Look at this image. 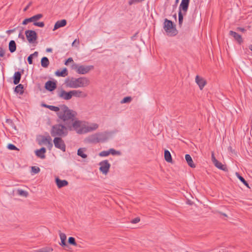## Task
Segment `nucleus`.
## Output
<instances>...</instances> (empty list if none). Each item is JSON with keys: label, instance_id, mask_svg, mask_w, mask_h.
Segmentation results:
<instances>
[{"label": "nucleus", "instance_id": "f257e3e1", "mask_svg": "<svg viewBox=\"0 0 252 252\" xmlns=\"http://www.w3.org/2000/svg\"><path fill=\"white\" fill-rule=\"evenodd\" d=\"M90 81L86 77H73L66 78L65 81L66 86L70 88H84L89 85Z\"/></svg>", "mask_w": 252, "mask_h": 252}, {"label": "nucleus", "instance_id": "f03ea898", "mask_svg": "<svg viewBox=\"0 0 252 252\" xmlns=\"http://www.w3.org/2000/svg\"><path fill=\"white\" fill-rule=\"evenodd\" d=\"M62 111H59V112L57 113L59 119L64 122L69 120L73 122L74 121V118L75 117V114L65 105L62 106Z\"/></svg>", "mask_w": 252, "mask_h": 252}, {"label": "nucleus", "instance_id": "7ed1b4c3", "mask_svg": "<svg viewBox=\"0 0 252 252\" xmlns=\"http://www.w3.org/2000/svg\"><path fill=\"white\" fill-rule=\"evenodd\" d=\"M68 133L67 129L66 126L62 124L54 125L51 130V134L52 136L64 137Z\"/></svg>", "mask_w": 252, "mask_h": 252}, {"label": "nucleus", "instance_id": "20e7f679", "mask_svg": "<svg viewBox=\"0 0 252 252\" xmlns=\"http://www.w3.org/2000/svg\"><path fill=\"white\" fill-rule=\"evenodd\" d=\"M190 0H182L181 3L179 6V11L178 12L179 26L181 27L183 24L184 15L186 14L188 11Z\"/></svg>", "mask_w": 252, "mask_h": 252}, {"label": "nucleus", "instance_id": "39448f33", "mask_svg": "<svg viewBox=\"0 0 252 252\" xmlns=\"http://www.w3.org/2000/svg\"><path fill=\"white\" fill-rule=\"evenodd\" d=\"M163 28L168 35L174 36L177 34V30L171 20H169L167 19L164 20Z\"/></svg>", "mask_w": 252, "mask_h": 252}, {"label": "nucleus", "instance_id": "423d86ee", "mask_svg": "<svg viewBox=\"0 0 252 252\" xmlns=\"http://www.w3.org/2000/svg\"><path fill=\"white\" fill-rule=\"evenodd\" d=\"M72 125L73 129L77 133L80 134L86 133V126L85 125H82L80 121H75L72 122Z\"/></svg>", "mask_w": 252, "mask_h": 252}, {"label": "nucleus", "instance_id": "0eeeda50", "mask_svg": "<svg viewBox=\"0 0 252 252\" xmlns=\"http://www.w3.org/2000/svg\"><path fill=\"white\" fill-rule=\"evenodd\" d=\"M53 142L55 145V147L62 150L63 152L65 151L66 146L64 143V141L62 139L61 137H56L53 140Z\"/></svg>", "mask_w": 252, "mask_h": 252}, {"label": "nucleus", "instance_id": "6e6552de", "mask_svg": "<svg viewBox=\"0 0 252 252\" xmlns=\"http://www.w3.org/2000/svg\"><path fill=\"white\" fill-rule=\"evenodd\" d=\"M25 34L27 40L31 43H34L37 39V34L34 31L27 30Z\"/></svg>", "mask_w": 252, "mask_h": 252}, {"label": "nucleus", "instance_id": "1a4fd4ad", "mask_svg": "<svg viewBox=\"0 0 252 252\" xmlns=\"http://www.w3.org/2000/svg\"><path fill=\"white\" fill-rule=\"evenodd\" d=\"M57 95L60 98L66 100L70 99L72 97L71 91L67 92L62 89L57 91Z\"/></svg>", "mask_w": 252, "mask_h": 252}, {"label": "nucleus", "instance_id": "9d476101", "mask_svg": "<svg viewBox=\"0 0 252 252\" xmlns=\"http://www.w3.org/2000/svg\"><path fill=\"white\" fill-rule=\"evenodd\" d=\"M99 170L104 174H106L110 167V164L107 160H104L99 163Z\"/></svg>", "mask_w": 252, "mask_h": 252}, {"label": "nucleus", "instance_id": "9b49d317", "mask_svg": "<svg viewBox=\"0 0 252 252\" xmlns=\"http://www.w3.org/2000/svg\"><path fill=\"white\" fill-rule=\"evenodd\" d=\"M94 68L93 65H79L78 70H77V72L78 74H85L88 73L91 70H92Z\"/></svg>", "mask_w": 252, "mask_h": 252}, {"label": "nucleus", "instance_id": "f8f14e48", "mask_svg": "<svg viewBox=\"0 0 252 252\" xmlns=\"http://www.w3.org/2000/svg\"><path fill=\"white\" fill-rule=\"evenodd\" d=\"M43 17V15L42 14H38L35 15H34L29 18L25 19L22 23L23 25H26L29 22H35L38 20L40 19Z\"/></svg>", "mask_w": 252, "mask_h": 252}, {"label": "nucleus", "instance_id": "ddd939ff", "mask_svg": "<svg viewBox=\"0 0 252 252\" xmlns=\"http://www.w3.org/2000/svg\"><path fill=\"white\" fill-rule=\"evenodd\" d=\"M195 82L198 85L199 89L202 90L206 85V81L199 75H196L195 77Z\"/></svg>", "mask_w": 252, "mask_h": 252}, {"label": "nucleus", "instance_id": "4468645a", "mask_svg": "<svg viewBox=\"0 0 252 252\" xmlns=\"http://www.w3.org/2000/svg\"><path fill=\"white\" fill-rule=\"evenodd\" d=\"M72 96H75L77 97L85 98L87 96L88 94L80 90H71Z\"/></svg>", "mask_w": 252, "mask_h": 252}, {"label": "nucleus", "instance_id": "2eb2a0df", "mask_svg": "<svg viewBox=\"0 0 252 252\" xmlns=\"http://www.w3.org/2000/svg\"><path fill=\"white\" fill-rule=\"evenodd\" d=\"M56 88L57 84L56 82L54 81H48L45 84V88L50 92L54 91Z\"/></svg>", "mask_w": 252, "mask_h": 252}, {"label": "nucleus", "instance_id": "dca6fc26", "mask_svg": "<svg viewBox=\"0 0 252 252\" xmlns=\"http://www.w3.org/2000/svg\"><path fill=\"white\" fill-rule=\"evenodd\" d=\"M229 34L233 37V38L239 44H241L242 43H243V40L241 35L232 31H230L229 32Z\"/></svg>", "mask_w": 252, "mask_h": 252}, {"label": "nucleus", "instance_id": "f3484780", "mask_svg": "<svg viewBox=\"0 0 252 252\" xmlns=\"http://www.w3.org/2000/svg\"><path fill=\"white\" fill-rule=\"evenodd\" d=\"M55 182L59 189L67 186L68 185V182L66 180H62L58 177L55 179Z\"/></svg>", "mask_w": 252, "mask_h": 252}, {"label": "nucleus", "instance_id": "a211bd4d", "mask_svg": "<svg viewBox=\"0 0 252 252\" xmlns=\"http://www.w3.org/2000/svg\"><path fill=\"white\" fill-rule=\"evenodd\" d=\"M24 70H22V72L17 71L15 72L13 76V83L15 85H18L21 80L22 73H23Z\"/></svg>", "mask_w": 252, "mask_h": 252}, {"label": "nucleus", "instance_id": "6ab92c4d", "mask_svg": "<svg viewBox=\"0 0 252 252\" xmlns=\"http://www.w3.org/2000/svg\"><path fill=\"white\" fill-rule=\"evenodd\" d=\"M67 22L65 19H63L62 20H59L55 23L54 25V27L53 29V31H55L59 28L63 27L66 25Z\"/></svg>", "mask_w": 252, "mask_h": 252}, {"label": "nucleus", "instance_id": "aec40b11", "mask_svg": "<svg viewBox=\"0 0 252 252\" xmlns=\"http://www.w3.org/2000/svg\"><path fill=\"white\" fill-rule=\"evenodd\" d=\"M215 166L218 168L221 169L223 171H226L228 170L227 168L225 165L222 164L220 162L218 161L217 159L213 160Z\"/></svg>", "mask_w": 252, "mask_h": 252}, {"label": "nucleus", "instance_id": "412c9836", "mask_svg": "<svg viewBox=\"0 0 252 252\" xmlns=\"http://www.w3.org/2000/svg\"><path fill=\"white\" fill-rule=\"evenodd\" d=\"M40 137L41 139L38 140V144L40 145L42 144H46L48 142H50V141H52V138L49 135L47 136L40 135Z\"/></svg>", "mask_w": 252, "mask_h": 252}, {"label": "nucleus", "instance_id": "4be33fe9", "mask_svg": "<svg viewBox=\"0 0 252 252\" xmlns=\"http://www.w3.org/2000/svg\"><path fill=\"white\" fill-rule=\"evenodd\" d=\"M46 151V149L44 147H42L39 150H37L35 151L36 155L41 158H45V153Z\"/></svg>", "mask_w": 252, "mask_h": 252}, {"label": "nucleus", "instance_id": "5701e85b", "mask_svg": "<svg viewBox=\"0 0 252 252\" xmlns=\"http://www.w3.org/2000/svg\"><path fill=\"white\" fill-rule=\"evenodd\" d=\"M55 75L59 77H65L68 75V71L66 68H64L62 71L59 70H57Z\"/></svg>", "mask_w": 252, "mask_h": 252}, {"label": "nucleus", "instance_id": "b1692460", "mask_svg": "<svg viewBox=\"0 0 252 252\" xmlns=\"http://www.w3.org/2000/svg\"><path fill=\"white\" fill-rule=\"evenodd\" d=\"M185 159L188 165L191 168H195V164L194 163L190 156L189 154L185 155Z\"/></svg>", "mask_w": 252, "mask_h": 252}, {"label": "nucleus", "instance_id": "393cba45", "mask_svg": "<svg viewBox=\"0 0 252 252\" xmlns=\"http://www.w3.org/2000/svg\"><path fill=\"white\" fill-rule=\"evenodd\" d=\"M165 160L169 163H173L172 158L170 153L167 150H165L164 152Z\"/></svg>", "mask_w": 252, "mask_h": 252}, {"label": "nucleus", "instance_id": "a878e982", "mask_svg": "<svg viewBox=\"0 0 252 252\" xmlns=\"http://www.w3.org/2000/svg\"><path fill=\"white\" fill-rule=\"evenodd\" d=\"M9 50L11 53L14 52L16 50V44L14 40L10 41L9 43Z\"/></svg>", "mask_w": 252, "mask_h": 252}, {"label": "nucleus", "instance_id": "bb28decb", "mask_svg": "<svg viewBox=\"0 0 252 252\" xmlns=\"http://www.w3.org/2000/svg\"><path fill=\"white\" fill-rule=\"evenodd\" d=\"M14 92L20 94H23L24 93V86L22 84H18L15 88Z\"/></svg>", "mask_w": 252, "mask_h": 252}, {"label": "nucleus", "instance_id": "cd10ccee", "mask_svg": "<svg viewBox=\"0 0 252 252\" xmlns=\"http://www.w3.org/2000/svg\"><path fill=\"white\" fill-rule=\"evenodd\" d=\"M98 127L97 124H93L91 126H86V133L96 129Z\"/></svg>", "mask_w": 252, "mask_h": 252}, {"label": "nucleus", "instance_id": "c85d7f7f", "mask_svg": "<svg viewBox=\"0 0 252 252\" xmlns=\"http://www.w3.org/2000/svg\"><path fill=\"white\" fill-rule=\"evenodd\" d=\"M98 135L96 134H93L88 138V141L90 143H96L98 142Z\"/></svg>", "mask_w": 252, "mask_h": 252}, {"label": "nucleus", "instance_id": "c756f323", "mask_svg": "<svg viewBox=\"0 0 252 252\" xmlns=\"http://www.w3.org/2000/svg\"><path fill=\"white\" fill-rule=\"evenodd\" d=\"M41 64L43 67H47L49 64L48 59L46 57H43L41 60Z\"/></svg>", "mask_w": 252, "mask_h": 252}, {"label": "nucleus", "instance_id": "7c9ffc66", "mask_svg": "<svg viewBox=\"0 0 252 252\" xmlns=\"http://www.w3.org/2000/svg\"><path fill=\"white\" fill-rule=\"evenodd\" d=\"M42 106L45 108H47L49 109L51 111L58 112L60 111V108L57 106H55L53 105H49L46 104H43Z\"/></svg>", "mask_w": 252, "mask_h": 252}, {"label": "nucleus", "instance_id": "2f4dec72", "mask_svg": "<svg viewBox=\"0 0 252 252\" xmlns=\"http://www.w3.org/2000/svg\"><path fill=\"white\" fill-rule=\"evenodd\" d=\"M96 135H98L97 136V140H98V142H104L106 139V136L105 135L102 133H96Z\"/></svg>", "mask_w": 252, "mask_h": 252}, {"label": "nucleus", "instance_id": "473e14b6", "mask_svg": "<svg viewBox=\"0 0 252 252\" xmlns=\"http://www.w3.org/2000/svg\"><path fill=\"white\" fill-rule=\"evenodd\" d=\"M237 178L248 188H250L249 186V184L248 182L245 180V179L241 176L238 172H236L235 173Z\"/></svg>", "mask_w": 252, "mask_h": 252}, {"label": "nucleus", "instance_id": "72a5a7b5", "mask_svg": "<svg viewBox=\"0 0 252 252\" xmlns=\"http://www.w3.org/2000/svg\"><path fill=\"white\" fill-rule=\"evenodd\" d=\"M68 243L70 245H73L74 246H76V247L78 246V245L76 243V242L75 241V238L73 237H70L68 238ZM79 247H80V246H79Z\"/></svg>", "mask_w": 252, "mask_h": 252}, {"label": "nucleus", "instance_id": "f704fd0d", "mask_svg": "<svg viewBox=\"0 0 252 252\" xmlns=\"http://www.w3.org/2000/svg\"><path fill=\"white\" fill-rule=\"evenodd\" d=\"M84 149L79 148L77 151V155L83 158L87 157V155L84 153Z\"/></svg>", "mask_w": 252, "mask_h": 252}, {"label": "nucleus", "instance_id": "c9c22d12", "mask_svg": "<svg viewBox=\"0 0 252 252\" xmlns=\"http://www.w3.org/2000/svg\"><path fill=\"white\" fill-rule=\"evenodd\" d=\"M132 100V98L131 96H126L121 101V103H129Z\"/></svg>", "mask_w": 252, "mask_h": 252}, {"label": "nucleus", "instance_id": "e433bc0d", "mask_svg": "<svg viewBox=\"0 0 252 252\" xmlns=\"http://www.w3.org/2000/svg\"><path fill=\"white\" fill-rule=\"evenodd\" d=\"M109 152H110V154H111L113 155H120L121 154V152L120 151H116L114 149H109Z\"/></svg>", "mask_w": 252, "mask_h": 252}, {"label": "nucleus", "instance_id": "4c0bfd02", "mask_svg": "<svg viewBox=\"0 0 252 252\" xmlns=\"http://www.w3.org/2000/svg\"><path fill=\"white\" fill-rule=\"evenodd\" d=\"M40 168L36 166H32V171L34 174H37L40 172Z\"/></svg>", "mask_w": 252, "mask_h": 252}, {"label": "nucleus", "instance_id": "58836bf2", "mask_svg": "<svg viewBox=\"0 0 252 252\" xmlns=\"http://www.w3.org/2000/svg\"><path fill=\"white\" fill-rule=\"evenodd\" d=\"M110 152L109 151H103L99 154V155L100 157H106L108 156Z\"/></svg>", "mask_w": 252, "mask_h": 252}, {"label": "nucleus", "instance_id": "ea45409f", "mask_svg": "<svg viewBox=\"0 0 252 252\" xmlns=\"http://www.w3.org/2000/svg\"><path fill=\"white\" fill-rule=\"evenodd\" d=\"M18 194L20 195H22V196H27L28 193L27 191H24L23 190H22V189H19L18 190Z\"/></svg>", "mask_w": 252, "mask_h": 252}, {"label": "nucleus", "instance_id": "a19ab883", "mask_svg": "<svg viewBox=\"0 0 252 252\" xmlns=\"http://www.w3.org/2000/svg\"><path fill=\"white\" fill-rule=\"evenodd\" d=\"M7 148L11 150H19V149L12 144H9L7 146Z\"/></svg>", "mask_w": 252, "mask_h": 252}, {"label": "nucleus", "instance_id": "79ce46f5", "mask_svg": "<svg viewBox=\"0 0 252 252\" xmlns=\"http://www.w3.org/2000/svg\"><path fill=\"white\" fill-rule=\"evenodd\" d=\"M33 24L34 26H38V27H41V28L43 27L45 25L44 23L43 22H37L36 21V22H34Z\"/></svg>", "mask_w": 252, "mask_h": 252}, {"label": "nucleus", "instance_id": "37998d69", "mask_svg": "<svg viewBox=\"0 0 252 252\" xmlns=\"http://www.w3.org/2000/svg\"><path fill=\"white\" fill-rule=\"evenodd\" d=\"M144 0H130L128 2L129 5H131L133 4L141 2Z\"/></svg>", "mask_w": 252, "mask_h": 252}, {"label": "nucleus", "instance_id": "c03bdc74", "mask_svg": "<svg viewBox=\"0 0 252 252\" xmlns=\"http://www.w3.org/2000/svg\"><path fill=\"white\" fill-rule=\"evenodd\" d=\"M59 234H60V239H61V241L66 240V236L64 233H62L61 232V231H60Z\"/></svg>", "mask_w": 252, "mask_h": 252}, {"label": "nucleus", "instance_id": "a18cd8bd", "mask_svg": "<svg viewBox=\"0 0 252 252\" xmlns=\"http://www.w3.org/2000/svg\"><path fill=\"white\" fill-rule=\"evenodd\" d=\"M36 252H50V250L47 248H42L36 251Z\"/></svg>", "mask_w": 252, "mask_h": 252}, {"label": "nucleus", "instance_id": "49530a36", "mask_svg": "<svg viewBox=\"0 0 252 252\" xmlns=\"http://www.w3.org/2000/svg\"><path fill=\"white\" fill-rule=\"evenodd\" d=\"M140 219L139 217H137L131 220V222L132 223H136L140 221Z\"/></svg>", "mask_w": 252, "mask_h": 252}, {"label": "nucleus", "instance_id": "de8ad7c7", "mask_svg": "<svg viewBox=\"0 0 252 252\" xmlns=\"http://www.w3.org/2000/svg\"><path fill=\"white\" fill-rule=\"evenodd\" d=\"M33 57L31 55H30L28 57V59H27V60H28V62L29 63V64H32V63H33V62H32V59H33Z\"/></svg>", "mask_w": 252, "mask_h": 252}, {"label": "nucleus", "instance_id": "09e8293b", "mask_svg": "<svg viewBox=\"0 0 252 252\" xmlns=\"http://www.w3.org/2000/svg\"><path fill=\"white\" fill-rule=\"evenodd\" d=\"M5 54V51L2 47H0V57H3Z\"/></svg>", "mask_w": 252, "mask_h": 252}, {"label": "nucleus", "instance_id": "8fccbe9b", "mask_svg": "<svg viewBox=\"0 0 252 252\" xmlns=\"http://www.w3.org/2000/svg\"><path fill=\"white\" fill-rule=\"evenodd\" d=\"M73 62V60L72 58H69L64 63V64L67 65L69 63Z\"/></svg>", "mask_w": 252, "mask_h": 252}, {"label": "nucleus", "instance_id": "3c124183", "mask_svg": "<svg viewBox=\"0 0 252 252\" xmlns=\"http://www.w3.org/2000/svg\"><path fill=\"white\" fill-rule=\"evenodd\" d=\"M60 244L63 247H68V245L66 243V240L61 241V242L60 243Z\"/></svg>", "mask_w": 252, "mask_h": 252}, {"label": "nucleus", "instance_id": "603ef678", "mask_svg": "<svg viewBox=\"0 0 252 252\" xmlns=\"http://www.w3.org/2000/svg\"><path fill=\"white\" fill-rule=\"evenodd\" d=\"M47 144V148H48V149L50 150H51V149L53 147V144L52 143V141H50V142H48Z\"/></svg>", "mask_w": 252, "mask_h": 252}, {"label": "nucleus", "instance_id": "864d4df0", "mask_svg": "<svg viewBox=\"0 0 252 252\" xmlns=\"http://www.w3.org/2000/svg\"><path fill=\"white\" fill-rule=\"evenodd\" d=\"M79 67V65H78L76 63H74L72 65V69H75L77 70H78V68Z\"/></svg>", "mask_w": 252, "mask_h": 252}, {"label": "nucleus", "instance_id": "5fc2aeb1", "mask_svg": "<svg viewBox=\"0 0 252 252\" xmlns=\"http://www.w3.org/2000/svg\"><path fill=\"white\" fill-rule=\"evenodd\" d=\"M32 2H30L27 6L24 9V11H26L29 9V7L32 5Z\"/></svg>", "mask_w": 252, "mask_h": 252}, {"label": "nucleus", "instance_id": "6e6d98bb", "mask_svg": "<svg viewBox=\"0 0 252 252\" xmlns=\"http://www.w3.org/2000/svg\"><path fill=\"white\" fill-rule=\"evenodd\" d=\"M237 30L239 31H241L242 32H245L246 31L244 28H241V27H238L237 28Z\"/></svg>", "mask_w": 252, "mask_h": 252}, {"label": "nucleus", "instance_id": "4d7b16f0", "mask_svg": "<svg viewBox=\"0 0 252 252\" xmlns=\"http://www.w3.org/2000/svg\"><path fill=\"white\" fill-rule=\"evenodd\" d=\"M15 31V29H12V30H9L6 31V33L10 34L11 33H13Z\"/></svg>", "mask_w": 252, "mask_h": 252}, {"label": "nucleus", "instance_id": "13d9d810", "mask_svg": "<svg viewBox=\"0 0 252 252\" xmlns=\"http://www.w3.org/2000/svg\"><path fill=\"white\" fill-rule=\"evenodd\" d=\"M38 53L37 51L34 52L33 54H31L33 57H37L38 56Z\"/></svg>", "mask_w": 252, "mask_h": 252}, {"label": "nucleus", "instance_id": "bf43d9fd", "mask_svg": "<svg viewBox=\"0 0 252 252\" xmlns=\"http://www.w3.org/2000/svg\"><path fill=\"white\" fill-rule=\"evenodd\" d=\"M76 43H77V44H79V39L78 40H77V39H75L74 40V41L73 42L72 45L74 46V45H75Z\"/></svg>", "mask_w": 252, "mask_h": 252}, {"label": "nucleus", "instance_id": "052dcab7", "mask_svg": "<svg viewBox=\"0 0 252 252\" xmlns=\"http://www.w3.org/2000/svg\"><path fill=\"white\" fill-rule=\"evenodd\" d=\"M46 51L47 52H52V49L51 48H47L46 50Z\"/></svg>", "mask_w": 252, "mask_h": 252}, {"label": "nucleus", "instance_id": "680f3d73", "mask_svg": "<svg viewBox=\"0 0 252 252\" xmlns=\"http://www.w3.org/2000/svg\"><path fill=\"white\" fill-rule=\"evenodd\" d=\"M19 37H21L23 39L25 38L24 36L23 35H22L21 33L19 34Z\"/></svg>", "mask_w": 252, "mask_h": 252}, {"label": "nucleus", "instance_id": "e2e57ef3", "mask_svg": "<svg viewBox=\"0 0 252 252\" xmlns=\"http://www.w3.org/2000/svg\"><path fill=\"white\" fill-rule=\"evenodd\" d=\"M212 161L213 160H214L215 159H216L214 156V153H212Z\"/></svg>", "mask_w": 252, "mask_h": 252}, {"label": "nucleus", "instance_id": "0e129e2a", "mask_svg": "<svg viewBox=\"0 0 252 252\" xmlns=\"http://www.w3.org/2000/svg\"><path fill=\"white\" fill-rule=\"evenodd\" d=\"M249 49L252 51V45L249 46Z\"/></svg>", "mask_w": 252, "mask_h": 252}, {"label": "nucleus", "instance_id": "69168bd1", "mask_svg": "<svg viewBox=\"0 0 252 252\" xmlns=\"http://www.w3.org/2000/svg\"><path fill=\"white\" fill-rule=\"evenodd\" d=\"M221 214L225 217H227V215L226 214H225V213H221Z\"/></svg>", "mask_w": 252, "mask_h": 252}, {"label": "nucleus", "instance_id": "338daca9", "mask_svg": "<svg viewBox=\"0 0 252 252\" xmlns=\"http://www.w3.org/2000/svg\"><path fill=\"white\" fill-rule=\"evenodd\" d=\"M178 1H179V0H176V1H175V2H176V3H178Z\"/></svg>", "mask_w": 252, "mask_h": 252}, {"label": "nucleus", "instance_id": "774afa93", "mask_svg": "<svg viewBox=\"0 0 252 252\" xmlns=\"http://www.w3.org/2000/svg\"><path fill=\"white\" fill-rule=\"evenodd\" d=\"M174 17L176 18V14H175L174 15Z\"/></svg>", "mask_w": 252, "mask_h": 252}]
</instances>
